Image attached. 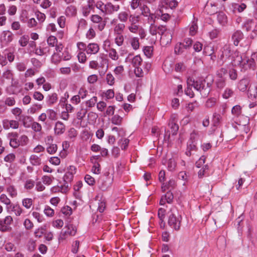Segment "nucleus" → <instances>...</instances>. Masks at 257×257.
Listing matches in <instances>:
<instances>
[{"instance_id": "f257e3e1", "label": "nucleus", "mask_w": 257, "mask_h": 257, "mask_svg": "<svg viewBox=\"0 0 257 257\" xmlns=\"http://www.w3.org/2000/svg\"><path fill=\"white\" fill-rule=\"evenodd\" d=\"M257 57V54H253L251 57L249 58L244 54H239L238 52L234 53L233 56L232 64L235 66H239L244 70L247 69L254 70L256 67L254 58Z\"/></svg>"}, {"instance_id": "f03ea898", "label": "nucleus", "mask_w": 257, "mask_h": 257, "mask_svg": "<svg viewBox=\"0 0 257 257\" xmlns=\"http://www.w3.org/2000/svg\"><path fill=\"white\" fill-rule=\"evenodd\" d=\"M171 214L169 215L168 223L169 225L176 230L180 229L182 217L175 208L171 210Z\"/></svg>"}, {"instance_id": "7ed1b4c3", "label": "nucleus", "mask_w": 257, "mask_h": 257, "mask_svg": "<svg viewBox=\"0 0 257 257\" xmlns=\"http://www.w3.org/2000/svg\"><path fill=\"white\" fill-rule=\"evenodd\" d=\"M65 230H62L59 235V240H63L66 239L69 236H74L77 231V229L75 226L72 224L67 225L65 228Z\"/></svg>"}, {"instance_id": "20e7f679", "label": "nucleus", "mask_w": 257, "mask_h": 257, "mask_svg": "<svg viewBox=\"0 0 257 257\" xmlns=\"http://www.w3.org/2000/svg\"><path fill=\"white\" fill-rule=\"evenodd\" d=\"M13 219L11 216H7L4 219H0V231L3 232H8L12 230L10 225L13 223Z\"/></svg>"}, {"instance_id": "39448f33", "label": "nucleus", "mask_w": 257, "mask_h": 257, "mask_svg": "<svg viewBox=\"0 0 257 257\" xmlns=\"http://www.w3.org/2000/svg\"><path fill=\"white\" fill-rule=\"evenodd\" d=\"M187 86L193 87L197 91H201L204 87L205 80L199 79L195 80L193 78L189 77L187 80Z\"/></svg>"}, {"instance_id": "423d86ee", "label": "nucleus", "mask_w": 257, "mask_h": 257, "mask_svg": "<svg viewBox=\"0 0 257 257\" xmlns=\"http://www.w3.org/2000/svg\"><path fill=\"white\" fill-rule=\"evenodd\" d=\"M2 124L5 130H9L10 128L16 130L19 127L20 125L18 120L9 119H4L2 121Z\"/></svg>"}, {"instance_id": "0eeeda50", "label": "nucleus", "mask_w": 257, "mask_h": 257, "mask_svg": "<svg viewBox=\"0 0 257 257\" xmlns=\"http://www.w3.org/2000/svg\"><path fill=\"white\" fill-rule=\"evenodd\" d=\"M91 20L94 23H98L97 29L100 31H102L106 25V22L103 21L102 18L98 15H93L91 17Z\"/></svg>"}, {"instance_id": "6e6552de", "label": "nucleus", "mask_w": 257, "mask_h": 257, "mask_svg": "<svg viewBox=\"0 0 257 257\" xmlns=\"http://www.w3.org/2000/svg\"><path fill=\"white\" fill-rule=\"evenodd\" d=\"M99 51V45L95 43L89 44L86 48V52L87 54H96Z\"/></svg>"}, {"instance_id": "1a4fd4ad", "label": "nucleus", "mask_w": 257, "mask_h": 257, "mask_svg": "<svg viewBox=\"0 0 257 257\" xmlns=\"http://www.w3.org/2000/svg\"><path fill=\"white\" fill-rule=\"evenodd\" d=\"M165 31L166 28L163 26L157 27L153 23H151L150 25V33L152 35H156L157 33L163 34Z\"/></svg>"}, {"instance_id": "9d476101", "label": "nucleus", "mask_w": 257, "mask_h": 257, "mask_svg": "<svg viewBox=\"0 0 257 257\" xmlns=\"http://www.w3.org/2000/svg\"><path fill=\"white\" fill-rule=\"evenodd\" d=\"M126 62H130L134 67L140 66L143 62V59L140 55H138L134 57L132 59H130L128 56L125 59Z\"/></svg>"}, {"instance_id": "9b49d317", "label": "nucleus", "mask_w": 257, "mask_h": 257, "mask_svg": "<svg viewBox=\"0 0 257 257\" xmlns=\"http://www.w3.org/2000/svg\"><path fill=\"white\" fill-rule=\"evenodd\" d=\"M112 180L106 178L99 182V187L102 191H106L111 186Z\"/></svg>"}, {"instance_id": "f8f14e48", "label": "nucleus", "mask_w": 257, "mask_h": 257, "mask_svg": "<svg viewBox=\"0 0 257 257\" xmlns=\"http://www.w3.org/2000/svg\"><path fill=\"white\" fill-rule=\"evenodd\" d=\"M197 149L196 143H194V142L188 141L185 154L187 156H190L197 151Z\"/></svg>"}, {"instance_id": "ddd939ff", "label": "nucleus", "mask_w": 257, "mask_h": 257, "mask_svg": "<svg viewBox=\"0 0 257 257\" xmlns=\"http://www.w3.org/2000/svg\"><path fill=\"white\" fill-rule=\"evenodd\" d=\"M243 38V33L239 30L234 32L232 36V40L233 44L235 46H237L239 42Z\"/></svg>"}, {"instance_id": "4468645a", "label": "nucleus", "mask_w": 257, "mask_h": 257, "mask_svg": "<svg viewBox=\"0 0 257 257\" xmlns=\"http://www.w3.org/2000/svg\"><path fill=\"white\" fill-rule=\"evenodd\" d=\"M105 7L106 8L104 11H106V14H111L114 12H117L120 9L119 5H113L110 3H107L105 5Z\"/></svg>"}, {"instance_id": "2eb2a0df", "label": "nucleus", "mask_w": 257, "mask_h": 257, "mask_svg": "<svg viewBox=\"0 0 257 257\" xmlns=\"http://www.w3.org/2000/svg\"><path fill=\"white\" fill-rule=\"evenodd\" d=\"M65 131V125L61 121H57L55 126L54 132L55 134L60 135L64 133Z\"/></svg>"}, {"instance_id": "dca6fc26", "label": "nucleus", "mask_w": 257, "mask_h": 257, "mask_svg": "<svg viewBox=\"0 0 257 257\" xmlns=\"http://www.w3.org/2000/svg\"><path fill=\"white\" fill-rule=\"evenodd\" d=\"M7 209L11 210L17 216H20L24 211L23 209L17 204L12 205V207L8 206Z\"/></svg>"}, {"instance_id": "f3484780", "label": "nucleus", "mask_w": 257, "mask_h": 257, "mask_svg": "<svg viewBox=\"0 0 257 257\" xmlns=\"http://www.w3.org/2000/svg\"><path fill=\"white\" fill-rule=\"evenodd\" d=\"M69 188V184L67 183H64V184H60V185L57 186V187H54L52 188V190L53 192H61L62 193H66Z\"/></svg>"}, {"instance_id": "a211bd4d", "label": "nucleus", "mask_w": 257, "mask_h": 257, "mask_svg": "<svg viewBox=\"0 0 257 257\" xmlns=\"http://www.w3.org/2000/svg\"><path fill=\"white\" fill-rule=\"evenodd\" d=\"M217 20L221 26H225L227 23V18L226 15L223 12H219L217 15Z\"/></svg>"}, {"instance_id": "6ab92c4d", "label": "nucleus", "mask_w": 257, "mask_h": 257, "mask_svg": "<svg viewBox=\"0 0 257 257\" xmlns=\"http://www.w3.org/2000/svg\"><path fill=\"white\" fill-rule=\"evenodd\" d=\"M2 35L3 41L6 43H9L13 41V34L10 31H4Z\"/></svg>"}, {"instance_id": "aec40b11", "label": "nucleus", "mask_w": 257, "mask_h": 257, "mask_svg": "<svg viewBox=\"0 0 257 257\" xmlns=\"http://www.w3.org/2000/svg\"><path fill=\"white\" fill-rule=\"evenodd\" d=\"M129 43L134 50H138L140 48L139 38L137 37H133L129 39Z\"/></svg>"}, {"instance_id": "412c9836", "label": "nucleus", "mask_w": 257, "mask_h": 257, "mask_svg": "<svg viewBox=\"0 0 257 257\" xmlns=\"http://www.w3.org/2000/svg\"><path fill=\"white\" fill-rule=\"evenodd\" d=\"M176 185V183L175 180L174 179H171L169 181L167 184H165L164 183H163L162 185L161 189L164 192L167 189L174 188Z\"/></svg>"}, {"instance_id": "4be33fe9", "label": "nucleus", "mask_w": 257, "mask_h": 257, "mask_svg": "<svg viewBox=\"0 0 257 257\" xmlns=\"http://www.w3.org/2000/svg\"><path fill=\"white\" fill-rule=\"evenodd\" d=\"M249 84V81L248 79H242L239 82L238 88L240 91H244L246 90Z\"/></svg>"}, {"instance_id": "5701e85b", "label": "nucleus", "mask_w": 257, "mask_h": 257, "mask_svg": "<svg viewBox=\"0 0 257 257\" xmlns=\"http://www.w3.org/2000/svg\"><path fill=\"white\" fill-rule=\"evenodd\" d=\"M36 247V240L32 238H30L26 244V247L27 250L29 251L32 252L35 249Z\"/></svg>"}, {"instance_id": "b1692460", "label": "nucleus", "mask_w": 257, "mask_h": 257, "mask_svg": "<svg viewBox=\"0 0 257 257\" xmlns=\"http://www.w3.org/2000/svg\"><path fill=\"white\" fill-rule=\"evenodd\" d=\"M176 157H173L170 159L168 162V169L170 171H173L175 170L177 163Z\"/></svg>"}, {"instance_id": "393cba45", "label": "nucleus", "mask_w": 257, "mask_h": 257, "mask_svg": "<svg viewBox=\"0 0 257 257\" xmlns=\"http://www.w3.org/2000/svg\"><path fill=\"white\" fill-rule=\"evenodd\" d=\"M34 200L32 198H26L22 200L23 206L27 209H30L33 206Z\"/></svg>"}, {"instance_id": "a878e982", "label": "nucleus", "mask_w": 257, "mask_h": 257, "mask_svg": "<svg viewBox=\"0 0 257 257\" xmlns=\"http://www.w3.org/2000/svg\"><path fill=\"white\" fill-rule=\"evenodd\" d=\"M30 161L32 165L38 166L41 164V158L36 155H32L30 157Z\"/></svg>"}, {"instance_id": "bb28decb", "label": "nucleus", "mask_w": 257, "mask_h": 257, "mask_svg": "<svg viewBox=\"0 0 257 257\" xmlns=\"http://www.w3.org/2000/svg\"><path fill=\"white\" fill-rule=\"evenodd\" d=\"M130 14L126 11L120 12L118 15V19L121 22H126L128 19Z\"/></svg>"}, {"instance_id": "cd10ccee", "label": "nucleus", "mask_w": 257, "mask_h": 257, "mask_svg": "<svg viewBox=\"0 0 257 257\" xmlns=\"http://www.w3.org/2000/svg\"><path fill=\"white\" fill-rule=\"evenodd\" d=\"M61 60V53L54 52L51 56V62L54 64H59Z\"/></svg>"}, {"instance_id": "c85d7f7f", "label": "nucleus", "mask_w": 257, "mask_h": 257, "mask_svg": "<svg viewBox=\"0 0 257 257\" xmlns=\"http://www.w3.org/2000/svg\"><path fill=\"white\" fill-rule=\"evenodd\" d=\"M172 40V36L170 33H166L161 38V41L162 43L168 44H170Z\"/></svg>"}, {"instance_id": "c756f323", "label": "nucleus", "mask_w": 257, "mask_h": 257, "mask_svg": "<svg viewBox=\"0 0 257 257\" xmlns=\"http://www.w3.org/2000/svg\"><path fill=\"white\" fill-rule=\"evenodd\" d=\"M108 53L109 57L113 60H117L119 58L118 54L116 52V50L113 48H110L107 51Z\"/></svg>"}, {"instance_id": "7c9ffc66", "label": "nucleus", "mask_w": 257, "mask_h": 257, "mask_svg": "<svg viewBox=\"0 0 257 257\" xmlns=\"http://www.w3.org/2000/svg\"><path fill=\"white\" fill-rule=\"evenodd\" d=\"M125 27V25L123 23L117 24L114 28V33L116 34H122Z\"/></svg>"}, {"instance_id": "2f4dec72", "label": "nucleus", "mask_w": 257, "mask_h": 257, "mask_svg": "<svg viewBox=\"0 0 257 257\" xmlns=\"http://www.w3.org/2000/svg\"><path fill=\"white\" fill-rule=\"evenodd\" d=\"M232 7L234 11H237L238 12L241 13L246 8V5L244 3L241 4L233 3L232 4Z\"/></svg>"}, {"instance_id": "473e14b6", "label": "nucleus", "mask_w": 257, "mask_h": 257, "mask_svg": "<svg viewBox=\"0 0 257 257\" xmlns=\"http://www.w3.org/2000/svg\"><path fill=\"white\" fill-rule=\"evenodd\" d=\"M42 108V105L40 104H35L32 105L28 110L30 114H34Z\"/></svg>"}, {"instance_id": "72a5a7b5", "label": "nucleus", "mask_w": 257, "mask_h": 257, "mask_svg": "<svg viewBox=\"0 0 257 257\" xmlns=\"http://www.w3.org/2000/svg\"><path fill=\"white\" fill-rule=\"evenodd\" d=\"M22 110L19 107H15L11 109V113L15 116L16 119H21Z\"/></svg>"}, {"instance_id": "f704fd0d", "label": "nucleus", "mask_w": 257, "mask_h": 257, "mask_svg": "<svg viewBox=\"0 0 257 257\" xmlns=\"http://www.w3.org/2000/svg\"><path fill=\"white\" fill-rule=\"evenodd\" d=\"M29 40V37L24 35L21 36L19 40V44L21 47H25L27 45Z\"/></svg>"}, {"instance_id": "c9c22d12", "label": "nucleus", "mask_w": 257, "mask_h": 257, "mask_svg": "<svg viewBox=\"0 0 257 257\" xmlns=\"http://www.w3.org/2000/svg\"><path fill=\"white\" fill-rule=\"evenodd\" d=\"M0 201L2 203L6 205L7 207L8 206L12 207L11 201L6 194H2L0 196Z\"/></svg>"}, {"instance_id": "e433bc0d", "label": "nucleus", "mask_w": 257, "mask_h": 257, "mask_svg": "<svg viewBox=\"0 0 257 257\" xmlns=\"http://www.w3.org/2000/svg\"><path fill=\"white\" fill-rule=\"evenodd\" d=\"M140 21V16L136 15H130L128 22L130 24H137Z\"/></svg>"}, {"instance_id": "4c0bfd02", "label": "nucleus", "mask_w": 257, "mask_h": 257, "mask_svg": "<svg viewBox=\"0 0 257 257\" xmlns=\"http://www.w3.org/2000/svg\"><path fill=\"white\" fill-rule=\"evenodd\" d=\"M140 27L138 24H130L127 27V30L133 34H137L139 31Z\"/></svg>"}, {"instance_id": "58836bf2", "label": "nucleus", "mask_w": 257, "mask_h": 257, "mask_svg": "<svg viewBox=\"0 0 257 257\" xmlns=\"http://www.w3.org/2000/svg\"><path fill=\"white\" fill-rule=\"evenodd\" d=\"M46 113L49 119L51 120H55L57 119V113L54 110L48 109L46 110Z\"/></svg>"}, {"instance_id": "ea45409f", "label": "nucleus", "mask_w": 257, "mask_h": 257, "mask_svg": "<svg viewBox=\"0 0 257 257\" xmlns=\"http://www.w3.org/2000/svg\"><path fill=\"white\" fill-rule=\"evenodd\" d=\"M122 120V117L118 114H115L113 116L111 119V122L115 125H119L121 124Z\"/></svg>"}, {"instance_id": "a19ab883", "label": "nucleus", "mask_w": 257, "mask_h": 257, "mask_svg": "<svg viewBox=\"0 0 257 257\" xmlns=\"http://www.w3.org/2000/svg\"><path fill=\"white\" fill-rule=\"evenodd\" d=\"M143 52L148 58H151L153 55V47L152 46H145L144 47Z\"/></svg>"}, {"instance_id": "79ce46f5", "label": "nucleus", "mask_w": 257, "mask_h": 257, "mask_svg": "<svg viewBox=\"0 0 257 257\" xmlns=\"http://www.w3.org/2000/svg\"><path fill=\"white\" fill-rule=\"evenodd\" d=\"M66 14L67 16H73L76 14V9L73 6H70L66 9Z\"/></svg>"}, {"instance_id": "37998d69", "label": "nucleus", "mask_w": 257, "mask_h": 257, "mask_svg": "<svg viewBox=\"0 0 257 257\" xmlns=\"http://www.w3.org/2000/svg\"><path fill=\"white\" fill-rule=\"evenodd\" d=\"M57 146L56 144H50L46 148L47 152L50 154H54L57 151Z\"/></svg>"}, {"instance_id": "c03bdc74", "label": "nucleus", "mask_w": 257, "mask_h": 257, "mask_svg": "<svg viewBox=\"0 0 257 257\" xmlns=\"http://www.w3.org/2000/svg\"><path fill=\"white\" fill-rule=\"evenodd\" d=\"M57 43V39L55 36H50L47 39V43L49 46L54 47Z\"/></svg>"}, {"instance_id": "a18cd8bd", "label": "nucleus", "mask_w": 257, "mask_h": 257, "mask_svg": "<svg viewBox=\"0 0 257 257\" xmlns=\"http://www.w3.org/2000/svg\"><path fill=\"white\" fill-rule=\"evenodd\" d=\"M221 116L220 114L214 113L213 115L212 122L214 126H216L220 123Z\"/></svg>"}, {"instance_id": "49530a36", "label": "nucleus", "mask_w": 257, "mask_h": 257, "mask_svg": "<svg viewBox=\"0 0 257 257\" xmlns=\"http://www.w3.org/2000/svg\"><path fill=\"white\" fill-rule=\"evenodd\" d=\"M141 15L147 17L151 14L149 8L146 5H143L141 7Z\"/></svg>"}, {"instance_id": "de8ad7c7", "label": "nucleus", "mask_w": 257, "mask_h": 257, "mask_svg": "<svg viewBox=\"0 0 257 257\" xmlns=\"http://www.w3.org/2000/svg\"><path fill=\"white\" fill-rule=\"evenodd\" d=\"M198 26L197 25V23L195 21H193L190 27L189 33L191 36L195 35L197 31Z\"/></svg>"}, {"instance_id": "09e8293b", "label": "nucleus", "mask_w": 257, "mask_h": 257, "mask_svg": "<svg viewBox=\"0 0 257 257\" xmlns=\"http://www.w3.org/2000/svg\"><path fill=\"white\" fill-rule=\"evenodd\" d=\"M217 102V99L215 98H209L206 102L205 106L207 108H211L214 107Z\"/></svg>"}, {"instance_id": "8fccbe9b", "label": "nucleus", "mask_w": 257, "mask_h": 257, "mask_svg": "<svg viewBox=\"0 0 257 257\" xmlns=\"http://www.w3.org/2000/svg\"><path fill=\"white\" fill-rule=\"evenodd\" d=\"M58 99L57 95L56 93H54L49 96L48 100V104L49 105H51L54 103H56Z\"/></svg>"}, {"instance_id": "3c124183", "label": "nucleus", "mask_w": 257, "mask_h": 257, "mask_svg": "<svg viewBox=\"0 0 257 257\" xmlns=\"http://www.w3.org/2000/svg\"><path fill=\"white\" fill-rule=\"evenodd\" d=\"M124 41V37L122 34H117L115 38V43L118 46L122 45Z\"/></svg>"}, {"instance_id": "603ef678", "label": "nucleus", "mask_w": 257, "mask_h": 257, "mask_svg": "<svg viewBox=\"0 0 257 257\" xmlns=\"http://www.w3.org/2000/svg\"><path fill=\"white\" fill-rule=\"evenodd\" d=\"M19 141L21 146H25L28 144L29 139L27 136L23 135L19 138Z\"/></svg>"}, {"instance_id": "864d4df0", "label": "nucleus", "mask_w": 257, "mask_h": 257, "mask_svg": "<svg viewBox=\"0 0 257 257\" xmlns=\"http://www.w3.org/2000/svg\"><path fill=\"white\" fill-rule=\"evenodd\" d=\"M232 113L236 116H239L241 113V108L240 106L236 105L233 107L231 110Z\"/></svg>"}, {"instance_id": "5fc2aeb1", "label": "nucleus", "mask_w": 257, "mask_h": 257, "mask_svg": "<svg viewBox=\"0 0 257 257\" xmlns=\"http://www.w3.org/2000/svg\"><path fill=\"white\" fill-rule=\"evenodd\" d=\"M87 112L86 109L81 108L77 113V119L82 120L85 116Z\"/></svg>"}, {"instance_id": "6e6d98bb", "label": "nucleus", "mask_w": 257, "mask_h": 257, "mask_svg": "<svg viewBox=\"0 0 257 257\" xmlns=\"http://www.w3.org/2000/svg\"><path fill=\"white\" fill-rule=\"evenodd\" d=\"M78 61L80 63H84L86 62L87 57L85 53L80 51L77 54Z\"/></svg>"}, {"instance_id": "4d7b16f0", "label": "nucleus", "mask_w": 257, "mask_h": 257, "mask_svg": "<svg viewBox=\"0 0 257 257\" xmlns=\"http://www.w3.org/2000/svg\"><path fill=\"white\" fill-rule=\"evenodd\" d=\"M204 53L206 55L211 56V59H213L212 54L213 53V48L211 46H205L204 48Z\"/></svg>"}, {"instance_id": "13d9d810", "label": "nucleus", "mask_w": 257, "mask_h": 257, "mask_svg": "<svg viewBox=\"0 0 257 257\" xmlns=\"http://www.w3.org/2000/svg\"><path fill=\"white\" fill-rule=\"evenodd\" d=\"M16 247L13 243L7 242L5 245V249L8 252L15 251Z\"/></svg>"}, {"instance_id": "bf43d9fd", "label": "nucleus", "mask_w": 257, "mask_h": 257, "mask_svg": "<svg viewBox=\"0 0 257 257\" xmlns=\"http://www.w3.org/2000/svg\"><path fill=\"white\" fill-rule=\"evenodd\" d=\"M73 175L66 172L63 177V180L64 182L69 184V183L71 182L73 180Z\"/></svg>"}, {"instance_id": "052dcab7", "label": "nucleus", "mask_w": 257, "mask_h": 257, "mask_svg": "<svg viewBox=\"0 0 257 257\" xmlns=\"http://www.w3.org/2000/svg\"><path fill=\"white\" fill-rule=\"evenodd\" d=\"M36 74V70L35 68H30L28 69L25 74L24 76L25 78L31 77L34 76Z\"/></svg>"}, {"instance_id": "680f3d73", "label": "nucleus", "mask_w": 257, "mask_h": 257, "mask_svg": "<svg viewBox=\"0 0 257 257\" xmlns=\"http://www.w3.org/2000/svg\"><path fill=\"white\" fill-rule=\"evenodd\" d=\"M16 67L20 72H24L26 70L27 66L26 64L23 62H20L16 64Z\"/></svg>"}, {"instance_id": "e2e57ef3", "label": "nucleus", "mask_w": 257, "mask_h": 257, "mask_svg": "<svg viewBox=\"0 0 257 257\" xmlns=\"http://www.w3.org/2000/svg\"><path fill=\"white\" fill-rule=\"evenodd\" d=\"M84 179L85 181L90 186H93L95 184V181L94 178L89 175H86Z\"/></svg>"}, {"instance_id": "0e129e2a", "label": "nucleus", "mask_w": 257, "mask_h": 257, "mask_svg": "<svg viewBox=\"0 0 257 257\" xmlns=\"http://www.w3.org/2000/svg\"><path fill=\"white\" fill-rule=\"evenodd\" d=\"M184 47L182 45V43L177 44L174 48V51L176 54H181L184 52Z\"/></svg>"}, {"instance_id": "69168bd1", "label": "nucleus", "mask_w": 257, "mask_h": 257, "mask_svg": "<svg viewBox=\"0 0 257 257\" xmlns=\"http://www.w3.org/2000/svg\"><path fill=\"white\" fill-rule=\"evenodd\" d=\"M61 212L66 216H69L72 213V208L68 206H64L61 209Z\"/></svg>"}, {"instance_id": "338daca9", "label": "nucleus", "mask_w": 257, "mask_h": 257, "mask_svg": "<svg viewBox=\"0 0 257 257\" xmlns=\"http://www.w3.org/2000/svg\"><path fill=\"white\" fill-rule=\"evenodd\" d=\"M7 192L12 197H15L17 195L16 189L13 186H10L7 188Z\"/></svg>"}, {"instance_id": "774afa93", "label": "nucleus", "mask_w": 257, "mask_h": 257, "mask_svg": "<svg viewBox=\"0 0 257 257\" xmlns=\"http://www.w3.org/2000/svg\"><path fill=\"white\" fill-rule=\"evenodd\" d=\"M31 62L36 68H40L42 65L41 62L35 58H31Z\"/></svg>"}]
</instances>
